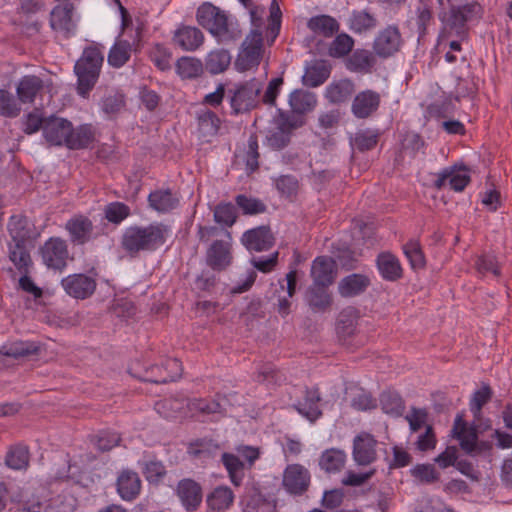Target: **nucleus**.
Masks as SVG:
<instances>
[{"label": "nucleus", "mask_w": 512, "mask_h": 512, "mask_svg": "<svg viewBox=\"0 0 512 512\" xmlns=\"http://www.w3.org/2000/svg\"><path fill=\"white\" fill-rule=\"evenodd\" d=\"M346 462L344 451L336 448L325 450L319 459V466L327 473H336L343 469Z\"/></svg>", "instance_id": "79ce46f5"}, {"label": "nucleus", "mask_w": 512, "mask_h": 512, "mask_svg": "<svg viewBox=\"0 0 512 512\" xmlns=\"http://www.w3.org/2000/svg\"><path fill=\"white\" fill-rule=\"evenodd\" d=\"M233 261L232 234L224 231V238L217 239L211 243L206 251V263L214 271L226 270Z\"/></svg>", "instance_id": "1a4fd4ad"}, {"label": "nucleus", "mask_w": 512, "mask_h": 512, "mask_svg": "<svg viewBox=\"0 0 512 512\" xmlns=\"http://www.w3.org/2000/svg\"><path fill=\"white\" fill-rule=\"evenodd\" d=\"M376 64V57L373 52L367 49H356L346 59V68L355 73L367 74L372 71Z\"/></svg>", "instance_id": "7c9ffc66"}, {"label": "nucleus", "mask_w": 512, "mask_h": 512, "mask_svg": "<svg viewBox=\"0 0 512 512\" xmlns=\"http://www.w3.org/2000/svg\"><path fill=\"white\" fill-rule=\"evenodd\" d=\"M381 104V95L377 91L366 89L357 93L352 101L351 111L358 119L373 116Z\"/></svg>", "instance_id": "aec40b11"}, {"label": "nucleus", "mask_w": 512, "mask_h": 512, "mask_svg": "<svg viewBox=\"0 0 512 512\" xmlns=\"http://www.w3.org/2000/svg\"><path fill=\"white\" fill-rule=\"evenodd\" d=\"M199 131L204 136L217 134L220 128V119L217 114L211 110L204 109L197 116Z\"/></svg>", "instance_id": "bf43d9fd"}, {"label": "nucleus", "mask_w": 512, "mask_h": 512, "mask_svg": "<svg viewBox=\"0 0 512 512\" xmlns=\"http://www.w3.org/2000/svg\"><path fill=\"white\" fill-rule=\"evenodd\" d=\"M21 113V103L6 89H0V115L6 118H16Z\"/></svg>", "instance_id": "13d9d810"}, {"label": "nucleus", "mask_w": 512, "mask_h": 512, "mask_svg": "<svg viewBox=\"0 0 512 512\" xmlns=\"http://www.w3.org/2000/svg\"><path fill=\"white\" fill-rule=\"evenodd\" d=\"M469 182L470 175L467 170L448 168L439 173L438 179L435 181V186L441 189L448 183L451 189L460 192L465 189Z\"/></svg>", "instance_id": "473e14b6"}, {"label": "nucleus", "mask_w": 512, "mask_h": 512, "mask_svg": "<svg viewBox=\"0 0 512 512\" xmlns=\"http://www.w3.org/2000/svg\"><path fill=\"white\" fill-rule=\"evenodd\" d=\"M261 85L256 80L248 81L230 90V104L234 114L244 113L256 107Z\"/></svg>", "instance_id": "9b49d317"}, {"label": "nucleus", "mask_w": 512, "mask_h": 512, "mask_svg": "<svg viewBox=\"0 0 512 512\" xmlns=\"http://www.w3.org/2000/svg\"><path fill=\"white\" fill-rule=\"evenodd\" d=\"M359 311L352 306H348L340 311L336 320V334L340 341L346 342L357 332Z\"/></svg>", "instance_id": "a878e982"}, {"label": "nucleus", "mask_w": 512, "mask_h": 512, "mask_svg": "<svg viewBox=\"0 0 512 512\" xmlns=\"http://www.w3.org/2000/svg\"><path fill=\"white\" fill-rule=\"evenodd\" d=\"M380 404L384 413L394 416L402 415L405 409L402 397L395 391H384L380 396Z\"/></svg>", "instance_id": "5fc2aeb1"}, {"label": "nucleus", "mask_w": 512, "mask_h": 512, "mask_svg": "<svg viewBox=\"0 0 512 512\" xmlns=\"http://www.w3.org/2000/svg\"><path fill=\"white\" fill-rule=\"evenodd\" d=\"M44 81L36 75H25L16 85V95L21 104H33L44 91Z\"/></svg>", "instance_id": "b1692460"}, {"label": "nucleus", "mask_w": 512, "mask_h": 512, "mask_svg": "<svg viewBox=\"0 0 512 512\" xmlns=\"http://www.w3.org/2000/svg\"><path fill=\"white\" fill-rule=\"evenodd\" d=\"M149 58L161 71L171 68L172 53L162 44H155L149 52Z\"/></svg>", "instance_id": "774afa93"}, {"label": "nucleus", "mask_w": 512, "mask_h": 512, "mask_svg": "<svg viewBox=\"0 0 512 512\" xmlns=\"http://www.w3.org/2000/svg\"><path fill=\"white\" fill-rule=\"evenodd\" d=\"M10 242L30 243V229L28 221L22 215H13L8 222Z\"/></svg>", "instance_id": "a18cd8bd"}, {"label": "nucleus", "mask_w": 512, "mask_h": 512, "mask_svg": "<svg viewBox=\"0 0 512 512\" xmlns=\"http://www.w3.org/2000/svg\"><path fill=\"white\" fill-rule=\"evenodd\" d=\"M235 500L233 490L224 485H219L212 489L205 498L208 511L225 512L229 510Z\"/></svg>", "instance_id": "cd10ccee"}, {"label": "nucleus", "mask_w": 512, "mask_h": 512, "mask_svg": "<svg viewBox=\"0 0 512 512\" xmlns=\"http://www.w3.org/2000/svg\"><path fill=\"white\" fill-rule=\"evenodd\" d=\"M259 145L256 134H251L248 139L247 148L244 151L243 160L245 162L246 171L253 173L259 168Z\"/></svg>", "instance_id": "69168bd1"}, {"label": "nucleus", "mask_w": 512, "mask_h": 512, "mask_svg": "<svg viewBox=\"0 0 512 512\" xmlns=\"http://www.w3.org/2000/svg\"><path fill=\"white\" fill-rule=\"evenodd\" d=\"M5 463L14 470L26 469L29 465L28 447L22 444L11 446L6 454Z\"/></svg>", "instance_id": "09e8293b"}, {"label": "nucleus", "mask_w": 512, "mask_h": 512, "mask_svg": "<svg viewBox=\"0 0 512 512\" xmlns=\"http://www.w3.org/2000/svg\"><path fill=\"white\" fill-rule=\"evenodd\" d=\"M115 486L117 494L122 500L132 502L141 493L142 481L136 471L125 468L118 472Z\"/></svg>", "instance_id": "a211bd4d"}, {"label": "nucleus", "mask_w": 512, "mask_h": 512, "mask_svg": "<svg viewBox=\"0 0 512 512\" xmlns=\"http://www.w3.org/2000/svg\"><path fill=\"white\" fill-rule=\"evenodd\" d=\"M64 291L72 298L84 300L96 290V280L86 274H71L61 280Z\"/></svg>", "instance_id": "dca6fc26"}, {"label": "nucleus", "mask_w": 512, "mask_h": 512, "mask_svg": "<svg viewBox=\"0 0 512 512\" xmlns=\"http://www.w3.org/2000/svg\"><path fill=\"white\" fill-rule=\"evenodd\" d=\"M330 76V69L323 62H315L306 67L303 83L308 87H318Z\"/></svg>", "instance_id": "de8ad7c7"}, {"label": "nucleus", "mask_w": 512, "mask_h": 512, "mask_svg": "<svg viewBox=\"0 0 512 512\" xmlns=\"http://www.w3.org/2000/svg\"><path fill=\"white\" fill-rule=\"evenodd\" d=\"M131 214L130 207L123 202H111L104 208V215L108 222L118 225Z\"/></svg>", "instance_id": "338daca9"}, {"label": "nucleus", "mask_w": 512, "mask_h": 512, "mask_svg": "<svg viewBox=\"0 0 512 512\" xmlns=\"http://www.w3.org/2000/svg\"><path fill=\"white\" fill-rule=\"evenodd\" d=\"M403 45L402 35L396 25L380 30L373 41V51L380 58H389L400 51Z\"/></svg>", "instance_id": "f8f14e48"}, {"label": "nucleus", "mask_w": 512, "mask_h": 512, "mask_svg": "<svg viewBox=\"0 0 512 512\" xmlns=\"http://www.w3.org/2000/svg\"><path fill=\"white\" fill-rule=\"evenodd\" d=\"M221 461L228 472L231 482L235 486H240L243 479V462L238 456L227 452L222 454Z\"/></svg>", "instance_id": "603ef678"}, {"label": "nucleus", "mask_w": 512, "mask_h": 512, "mask_svg": "<svg viewBox=\"0 0 512 512\" xmlns=\"http://www.w3.org/2000/svg\"><path fill=\"white\" fill-rule=\"evenodd\" d=\"M482 11V6L475 0H447V7L438 14L442 24L440 37L467 39L468 24L480 18Z\"/></svg>", "instance_id": "f03ea898"}, {"label": "nucleus", "mask_w": 512, "mask_h": 512, "mask_svg": "<svg viewBox=\"0 0 512 512\" xmlns=\"http://www.w3.org/2000/svg\"><path fill=\"white\" fill-rule=\"evenodd\" d=\"M311 475L300 464L288 465L283 473L282 485L291 495H302L310 486Z\"/></svg>", "instance_id": "4468645a"}, {"label": "nucleus", "mask_w": 512, "mask_h": 512, "mask_svg": "<svg viewBox=\"0 0 512 512\" xmlns=\"http://www.w3.org/2000/svg\"><path fill=\"white\" fill-rule=\"evenodd\" d=\"M355 40L347 33H338L328 47V53L333 58L348 56L354 47Z\"/></svg>", "instance_id": "3c124183"}, {"label": "nucleus", "mask_w": 512, "mask_h": 512, "mask_svg": "<svg viewBox=\"0 0 512 512\" xmlns=\"http://www.w3.org/2000/svg\"><path fill=\"white\" fill-rule=\"evenodd\" d=\"M493 392L488 384H484L479 390L473 393L470 400V410L475 420H480L482 416V408L492 398Z\"/></svg>", "instance_id": "e2e57ef3"}, {"label": "nucleus", "mask_w": 512, "mask_h": 512, "mask_svg": "<svg viewBox=\"0 0 512 512\" xmlns=\"http://www.w3.org/2000/svg\"><path fill=\"white\" fill-rule=\"evenodd\" d=\"M96 138V129L92 124H82L78 127L72 126V132L66 142V148L70 150H81L89 148Z\"/></svg>", "instance_id": "c756f323"}, {"label": "nucleus", "mask_w": 512, "mask_h": 512, "mask_svg": "<svg viewBox=\"0 0 512 512\" xmlns=\"http://www.w3.org/2000/svg\"><path fill=\"white\" fill-rule=\"evenodd\" d=\"M328 287L312 283L308 288L305 299L313 312H325L330 309L333 299Z\"/></svg>", "instance_id": "2f4dec72"}, {"label": "nucleus", "mask_w": 512, "mask_h": 512, "mask_svg": "<svg viewBox=\"0 0 512 512\" xmlns=\"http://www.w3.org/2000/svg\"><path fill=\"white\" fill-rule=\"evenodd\" d=\"M214 221L223 227H232L237 220L236 207L231 202H220L213 210Z\"/></svg>", "instance_id": "6e6d98bb"}, {"label": "nucleus", "mask_w": 512, "mask_h": 512, "mask_svg": "<svg viewBox=\"0 0 512 512\" xmlns=\"http://www.w3.org/2000/svg\"><path fill=\"white\" fill-rule=\"evenodd\" d=\"M182 365L176 358L166 359L161 365H153L145 371L143 380L155 384H165L181 377Z\"/></svg>", "instance_id": "2eb2a0df"}, {"label": "nucleus", "mask_w": 512, "mask_h": 512, "mask_svg": "<svg viewBox=\"0 0 512 512\" xmlns=\"http://www.w3.org/2000/svg\"><path fill=\"white\" fill-rule=\"evenodd\" d=\"M40 256L44 265L55 271H63L67 267L69 250L67 242L60 237H51L40 247Z\"/></svg>", "instance_id": "6e6552de"}, {"label": "nucleus", "mask_w": 512, "mask_h": 512, "mask_svg": "<svg viewBox=\"0 0 512 512\" xmlns=\"http://www.w3.org/2000/svg\"><path fill=\"white\" fill-rule=\"evenodd\" d=\"M139 465L143 476L150 484L159 485L167 475L165 465L156 458L139 462Z\"/></svg>", "instance_id": "37998d69"}, {"label": "nucleus", "mask_w": 512, "mask_h": 512, "mask_svg": "<svg viewBox=\"0 0 512 512\" xmlns=\"http://www.w3.org/2000/svg\"><path fill=\"white\" fill-rule=\"evenodd\" d=\"M452 435L459 440L461 449L468 455H476L489 450V442L478 441V431L475 425L468 426L461 415H457L454 421Z\"/></svg>", "instance_id": "423d86ee"}, {"label": "nucleus", "mask_w": 512, "mask_h": 512, "mask_svg": "<svg viewBox=\"0 0 512 512\" xmlns=\"http://www.w3.org/2000/svg\"><path fill=\"white\" fill-rule=\"evenodd\" d=\"M355 84L351 79H341L330 83L325 90L326 99L332 104H341L351 98Z\"/></svg>", "instance_id": "f704fd0d"}, {"label": "nucleus", "mask_w": 512, "mask_h": 512, "mask_svg": "<svg viewBox=\"0 0 512 512\" xmlns=\"http://www.w3.org/2000/svg\"><path fill=\"white\" fill-rule=\"evenodd\" d=\"M184 402L187 412L193 417L197 415L222 414L224 412L220 402L211 398L164 399L156 403V409L166 418L175 417L176 412L184 407Z\"/></svg>", "instance_id": "39448f33"}, {"label": "nucleus", "mask_w": 512, "mask_h": 512, "mask_svg": "<svg viewBox=\"0 0 512 512\" xmlns=\"http://www.w3.org/2000/svg\"><path fill=\"white\" fill-rule=\"evenodd\" d=\"M377 268L386 281H397L402 278L403 269L397 257L389 252L380 253L376 260Z\"/></svg>", "instance_id": "c9c22d12"}, {"label": "nucleus", "mask_w": 512, "mask_h": 512, "mask_svg": "<svg viewBox=\"0 0 512 512\" xmlns=\"http://www.w3.org/2000/svg\"><path fill=\"white\" fill-rule=\"evenodd\" d=\"M131 44L126 40L117 41L110 49L108 63L115 68L122 67L130 58Z\"/></svg>", "instance_id": "052dcab7"}, {"label": "nucleus", "mask_w": 512, "mask_h": 512, "mask_svg": "<svg viewBox=\"0 0 512 512\" xmlns=\"http://www.w3.org/2000/svg\"><path fill=\"white\" fill-rule=\"evenodd\" d=\"M91 443L101 452H108L121 442L119 433L110 430H102L91 436Z\"/></svg>", "instance_id": "4d7b16f0"}, {"label": "nucleus", "mask_w": 512, "mask_h": 512, "mask_svg": "<svg viewBox=\"0 0 512 512\" xmlns=\"http://www.w3.org/2000/svg\"><path fill=\"white\" fill-rule=\"evenodd\" d=\"M148 203L153 210L168 213L178 206L179 199L170 189H157L149 194Z\"/></svg>", "instance_id": "e433bc0d"}, {"label": "nucleus", "mask_w": 512, "mask_h": 512, "mask_svg": "<svg viewBox=\"0 0 512 512\" xmlns=\"http://www.w3.org/2000/svg\"><path fill=\"white\" fill-rule=\"evenodd\" d=\"M196 19L198 24L209 31L219 42L235 41L241 37V31L229 22L225 11L210 2L199 6Z\"/></svg>", "instance_id": "20e7f679"}, {"label": "nucleus", "mask_w": 512, "mask_h": 512, "mask_svg": "<svg viewBox=\"0 0 512 512\" xmlns=\"http://www.w3.org/2000/svg\"><path fill=\"white\" fill-rule=\"evenodd\" d=\"M231 63V55L228 50L217 49L208 53L205 59L206 70L213 75L224 72Z\"/></svg>", "instance_id": "c03bdc74"}, {"label": "nucleus", "mask_w": 512, "mask_h": 512, "mask_svg": "<svg viewBox=\"0 0 512 512\" xmlns=\"http://www.w3.org/2000/svg\"><path fill=\"white\" fill-rule=\"evenodd\" d=\"M176 71L182 79H194L203 73V64L197 58L183 56L176 62Z\"/></svg>", "instance_id": "8fccbe9b"}, {"label": "nucleus", "mask_w": 512, "mask_h": 512, "mask_svg": "<svg viewBox=\"0 0 512 512\" xmlns=\"http://www.w3.org/2000/svg\"><path fill=\"white\" fill-rule=\"evenodd\" d=\"M263 36L260 30H252L242 44L235 65L239 71H248L260 64L262 58Z\"/></svg>", "instance_id": "0eeeda50"}, {"label": "nucleus", "mask_w": 512, "mask_h": 512, "mask_svg": "<svg viewBox=\"0 0 512 512\" xmlns=\"http://www.w3.org/2000/svg\"><path fill=\"white\" fill-rule=\"evenodd\" d=\"M378 442L373 435L361 432L353 440V459L358 465L366 466L376 460Z\"/></svg>", "instance_id": "4be33fe9"}, {"label": "nucleus", "mask_w": 512, "mask_h": 512, "mask_svg": "<svg viewBox=\"0 0 512 512\" xmlns=\"http://www.w3.org/2000/svg\"><path fill=\"white\" fill-rule=\"evenodd\" d=\"M320 401L321 397L318 388H305L303 399L298 400L293 406L299 414L314 422L322 415L319 406Z\"/></svg>", "instance_id": "bb28decb"}, {"label": "nucleus", "mask_w": 512, "mask_h": 512, "mask_svg": "<svg viewBox=\"0 0 512 512\" xmlns=\"http://www.w3.org/2000/svg\"><path fill=\"white\" fill-rule=\"evenodd\" d=\"M175 495L186 512H196L202 505L204 491L201 483L187 477L177 482Z\"/></svg>", "instance_id": "9d476101"}, {"label": "nucleus", "mask_w": 512, "mask_h": 512, "mask_svg": "<svg viewBox=\"0 0 512 512\" xmlns=\"http://www.w3.org/2000/svg\"><path fill=\"white\" fill-rule=\"evenodd\" d=\"M348 27L355 34H362L377 27L378 21L375 15L368 10H353L348 18Z\"/></svg>", "instance_id": "4c0bfd02"}, {"label": "nucleus", "mask_w": 512, "mask_h": 512, "mask_svg": "<svg viewBox=\"0 0 512 512\" xmlns=\"http://www.w3.org/2000/svg\"><path fill=\"white\" fill-rule=\"evenodd\" d=\"M8 257L20 273H29L32 266L30 243H8Z\"/></svg>", "instance_id": "72a5a7b5"}, {"label": "nucleus", "mask_w": 512, "mask_h": 512, "mask_svg": "<svg viewBox=\"0 0 512 512\" xmlns=\"http://www.w3.org/2000/svg\"><path fill=\"white\" fill-rule=\"evenodd\" d=\"M220 449V445L212 439L201 438L191 441L187 447L188 455L193 459L207 460Z\"/></svg>", "instance_id": "ea45409f"}, {"label": "nucleus", "mask_w": 512, "mask_h": 512, "mask_svg": "<svg viewBox=\"0 0 512 512\" xmlns=\"http://www.w3.org/2000/svg\"><path fill=\"white\" fill-rule=\"evenodd\" d=\"M172 42L183 51H196L204 43V34L197 27L181 25L174 31Z\"/></svg>", "instance_id": "5701e85b"}, {"label": "nucleus", "mask_w": 512, "mask_h": 512, "mask_svg": "<svg viewBox=\"0 0 512 512\" xmlns=\"http://www.w3.org/2000/svg\"><path fill=\"white\" fill-rule=\"evenodd\" d=\"M59 504H63L60 497L52 498L49 501H41L39 497L32 496L22 504L26 512H62Z\"/></svg>", "instance_id": "864d4df0"}, {"label": "nucleus", "mask_w": 512, "mask_h": 512, "mask_svg": "<svg viewBox=\"0 0 512 512\" xmlns=\"http://www.w3.org/2000/svg\"><path fill=\"white\" fill-rule=\"evenodd\" d=\"M433 0H423L415 8V25L418 40L427 35V28L433 22Z\"/></svg>", "instance_id": "a19ab883"}, {"label": "nucleus", "mask_w": 512, "mask_h": 512, "mask_svg": "<svg viewBox=\"0 0 512 512\" xmlns=\"http://www.w3.org/2000/svg\"><path fill=\"white\" fill-rule=\"evenodd\" d=\"M170 234V227L163 222L148 225H131L123 231L120 238L121 248L132 258L143 252H154L162 247Z\"/></svg>", "instance_id": "f257e3e1"}, {"label": "nucleus", "mask_w": 512, "mask_h": 512, "mask_svg": "<svg viewBox=\"0 0 512 512\" xmlns=\"http://www.w3.org/2000/svg\"><path fill=\"white\" fill-rule=\"evenodd\" d=\"M103 46L91 44L84 48L76 61L74 72L77 76V93L87 98L96 85L104 61Z\"/></svg>", "instance_id": "7ed1b4c3"}, {"label": "nucleus", "mask_w": 512, "mask_h": 512, "mask_svg": "<svg viewBox=\"0 0 512 512\" xmlns=\"http://www.w3.org/2000/svg\"><path fill=\"white\" fill-rule=\"evenodd\" d=\"M275 241V236L268 225L249 229L241 237V243L250 252L268 251L275 245Z\"/></svg>", "instance_id": "f3484780"}, {"label": "nucleus", "mask_w": 512, "mask_h": 512, "mask_svg": "<svg viewBox=\"0 0 512 512\" xmlns=\"http://www.w3.org/2000/svg\"><path fill=\"white\" fill-rule=\"evenodd\" d=\"M95 227L90 218L83 214H76L65 223L70 242L75 245H85L97 238Z\"/></svg>", "instance_id": "ddd939ff"}, {"label": "nucleus", "mask_w": 512, "mask_h": 512, "mask_svg": "<svg viewBox=\"0 0 512 512\" xmlns=\"http://www.w3.org/2000/svg\"><path fill=\"white\" fill-rule=\"evenodd\" d=\"M379 132L373 130L358 131L352 139V145L360 152L372 150L379 141Z\"/></svg>", "instance_id": "0e129e2a"}, {"label": "nucleus", "mask_w": 512, "mask_h": 512, "mask_svg": "<svg viewBox=\"0 0 512 512\" xmlns=\"http://www.w3.org/2000/svg\"><path fill=\"white\" fill-rule=\"evenodd\" d=\"M337 274L336 262L328 256H319L314 259L311 266L313 284L330 286L334 283Z\"/></svg>", "instance_id": "393cba45"}, {"label": "nucleus", "mask_w": 512, "mask_h": 512, "mask_svg": "<svg viewBox=\"0 0 512 512\" xmlns=\"http://www.w3.org/2000/svg\"><path fill=\"white\" fill-rule=\"evenodd\" d=\"M370 285L367 275L353 273L340 280L338 293L344 298H352L364 293Z\"/></svg>", "instance_id": "c85d7f7f"}, {"label": "nucleus", "mask_w": 512, "mask_h": 512, "mask_svg": "<svg viewBox=\"0 0 512 512\" xmlns=\"http://www.w3.org/2000/svg\"><path fill=\"white\" fill-rule=\"evenodd\" d=\"M317 103L313 93L304 90H295L290 94L289 104L293 112L304 114L311 111Z\"/></svg>", "instance_id": "49530a36"}, {"label": "nucleus", "mask_w": 512, "mask_h": 512, "mask_svg": "<svg viewBox=\"0 0 512 512\" xmlns=\"http://www.w3.org/2000/svg\"><path fill=\"white\" fill-rule=\"evenodd\" d=\"M307 27L317 35L330 38L338 33L340 24L330 15H317L309 19Z\"/></svg>", "instance_id": "58836bf2"}, {"label": "nucleus", "mask_w": 512, "mask_h": 512, "mask_svg": "<svg viewBox=\"0 0 512 512\" xmlns=\"http://www.w3.org/2000/svg\"><path fill=\"white\" fill-rule=\"evenodd\" d=\"M72 126L69 120L52 115L46 119L44 139L50 146H66Z\"/></svg>", "instance_id": "6ab92c4d"}, {"label": "nucleus", "mask_w": 512, "mask_h": 512, "mask_svg": "<svg viewBox=\"0 0 512 512\" xmlns=\"http://www.w3.org/2000/svg\"><path fill=\"white\" fill-rule=\"evenodd\" d=\"M235 203L245 215H257L266 212V204L258 199L245 194H239L235 197Z\"/></svg>", "instance_id": "680f3d73"}, {"label": "nucleus", "mask_w": 512, "mask_h": 512, "mask_svg": "<svg viewBox=\"0 0 512 512\" xmlns=\"http://www.w3.org/2000/svg\"><path fill=\"white\" fill-rule=\"evenodd\" d=\"M74 6L71 3L55 6L50 13L51 28L68 38L74 34L76 23L73 20Z\"/></svg>", "instance_id": "412c9836"}]
</instances>
